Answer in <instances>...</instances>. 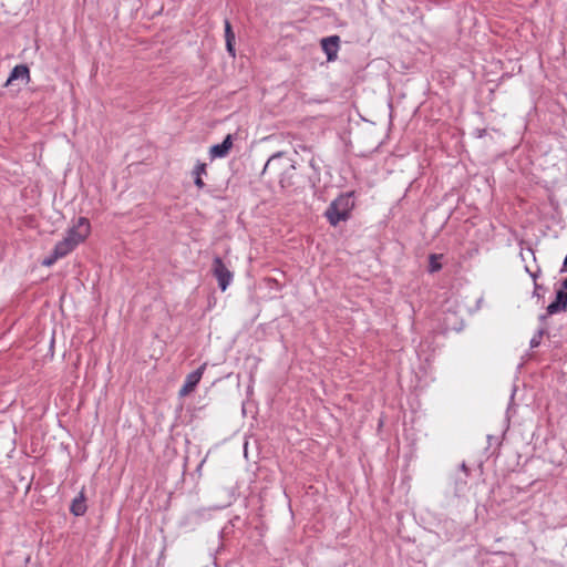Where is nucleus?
<instances>
[{"instance_id": "17", "label": "nucleus", "mask_w": 567, "mask_h": 567, "mask_svg": "<svg viewBox=\"0 0 567 567\" xmlns=\"http://www.w3.org/2000/svg\"><path fill=\"white\" fill-rule=\"evenodd\" d=\"M58 259H60L59 257H55V254L53 252L50 257L45 258L43 261H42V265L43 266H52Z\"/></svg>"}, {"instance_id": "21", "label": "nucleus", "mask_w": 567, "mask_h": 567, "mask_svg": "<svg viewBox=\"0 0 567 567\" xmlns=\"http://www.w3.org/2000/svg\"><path fill=\"white\" fill-rule=\"evenodd\" d=\"M561 289L565 290V293L567 295V278L561 282Z\"/></svg>"}, {"instance_id": "10", "label": "nucleus", "mask_w": 567, "mask_h": 567, "mask_svg": "<svg viewBox=\"0 0 567 567\" xmlns=\"http://www.w3.org/2000/svg\"><path fill=\"white\" fill-rule=\"evenodd\" d=\"M70 511L75 516H82L86 512V504L83 493H81L78 497L72 501L70 506Z\"/></svg>"}, {"instance_id": "14", "label": "nucleus", "mask_w": 567, "mask_h": 567, "mask_svg": "<svg viewBox=\"0 0 567 567\" xmlns=\"http://www.w3.org/2000/svg\"><path fill=\"white\" fill-rule=\"evenodd\" d=\"M225 41H235L236 42V37L233 31L231 24H230L229 20H227V19L225 20Z\"/></svg>"}, {"instance_id": "18", "label": "nucleus", "mask_w": 567, "mask_h": 567, "mask_svg": "<svg viewBox=\"0 0 567 567\" xmlns=\"http://www.w3.org/2000/svg\"><path fill=\"white\" fill-rule=\"evenodd\" d=\"M539 289H542V285L535 282L534 284V295L539 296L538 295Z\"/></svg>"}, {"instance_id": "12", "label": "nucleus", "mask_w": 567, "mask_h": 567, "mask_svg": "<svg viewBox=\"0 0 567 567\" xmlns=\"http://www.w3.org/2000/svg\"><path fill=\"white\" fill-rule=\"evenodd\" d=\"M203 174H206V164L198 163L193 171V175L195 185L200 189L205 187V183L202 178Z\"/></svg>"}, {"instance_id": "2", "label": "nucleus", "mask_w": 567, "mask_h": 567, "mask_svg": "<svg viewBox=\"0 0 567 567\" xmlns=\"http://www.w3.org/2000/svg\"><path fill=\"white\" fill-rule=\"evenodd\" d=\"M353 206L351 194L340 195L329 205L324 215L332 226H337L340 221L349 218Z\"/></svg>"}, {"instance_id": "7", "label": "nucleus", "mask_w": 567, "mask_h": 567, "mask_svg": "<svg viewBox=\"0 0 567 567\" xmlns=\"http://www.w3.org/2000/svg\"><path fill=\"white\" fill-rule=\"evenodd\" d=\"M320 43L323 52L327 54V60L329 62L337 60L340 45V37L330 35L321 39Z\"/></svg>"}, {"instance_id": "5", "label": "nucleus", "mask_w": 567, "mask_h": 567, "mask_svg": "<svg viewBox=\"0 0 567 567\" xmlns=\"http://www.w3.org/2000/svg\"><path fill=\"white\" fill-rule=\"evenodd\" d=\"M206 365V363L202 364L197 370L190 372L186 377L185 383L179 390V396H186L195 390V388L197 386L203 377Z\"/></svg>"}, {"instance_id": "13", "label": "nucleus", "mask_w": 567, "mask_h": 567, "mask_svg": "<svg viewBox=\"0 0 567 567\" xmlns=\"http://www.w3.org/2000/svg\"><path fill=\"white\" fill-rule=\"evenodd\" d=\"M442 257H443V255H437V254H432L429 256V271L431 274L441 270L442 264L440 260L442 259Z\"/></svg>"}, {"instance_id": "16", "label": "nucleus", "mask_w": 567, "mask_h": 567, "mask_svg": "<svg viewBox=\"0 0 567 567\" xmlns=\"http://www.w3.org/2000/svg\"><path fill=\"white\" fill-rule=\"evenodd\" d=\"M543 333H544V331H543V330H539V331H538V334H537V336H535V337H533V339L530 340V347H532V348H536V347H538V346H539V343H540V338H542Z\"/></svg>"}, {"instance_id": "4", "label": "nucleus", "mask_w": 567, "mask_h": 567, "mask_svg": "<svg viewBox=\"0 0 567 567\" xmlns=\"http://www.w3.org/2000/svg\"><path fill=\"white\" fill-rule=\"evenodd\" d=\"M213 274L218 281L219 288L225 291L233 280V272L226 267L220 257L214 258Z\"/></svg>"}, {"instance_id": "15", "label": "nucleus", "mask_w": 567, "mask_h": 567, "mask_svg": "<svg viewBox=\"0 0 567 567\" xmlns=\"http://www.w3.org/2000/svg\"><path fill=\"white\" fill-rule=\"evenodd\" d=\"M226 50L231 58L236 56L235 41H226Z\"/></svg>"}, {"instance_id": "11", "label": "nucleus", "mask_w": 567, "mask_h": 567, "mask_svg": "<svg viewBox=\"0 0 567 567\" xmlns=\"http://www.w3.org/2000/svg\"><path fill=\"white\" fill-rule=\"evenodd\" d=\"M75 247H73L72 244H70L65 238H63L61 241H59L53 252L55 254V257L62 258L66 256L69 252H71Z\"/></svg>"}, {"instance_id": "1", "label": "nucleus", "mask_w": 567, "mask_h": 567, "mask_svg": "<svg viewBox=\"0 0 567 567\" xmlns=\"http://www.w3.org/2000/svg\"><path fill=\"white\" fill-rule=\"evenodd\" d=\"M282 169L279 175V183L281 187H290L295 184L296 166L290 161L284 157L282 152L274 154L265 164L264 174L267 172L277 173Z\"/></svg>"}, {"instance_id": "9", "label": "nucleus", "mask_w": 567, "mask_h": 567, "mask_svg": "<svg viewBox=\"0 0 567 567\" xmlns=\"http://www.w3.org/2000/svg\"><path fill=\"white\" fill-rule=\"evenodd\" d=\"M24 80L25 82H29L30 81V71H29V68L25 65V64H19V65H16L7 82H6V86L10 85L14 80Z\"/></svg>"}, {"instance_id": "19", "label": "nucleus", "mask_w": 567, "mask_h": 567, "mask_svg": "<svg viewBox=\"0 0 567 567\" xmlns=\"http://www.w3.org/2000/svg\"><path fill=\"white\" fill-rule=\"evenodd\" d=\"M529 274H530V276H532V278L534 280V284L537 282V278L539 276V270H537L536 272H529Z\"/></svg>"}, {"instance_id": "8", "label": "nucleus", "mask_w": 567, "mask_h": 567, "mask_svg": "<svg viewBox=\"0 0 567 567\" xmlns=\"http://www.w3.org/2000/svg\"><path fill=\"white\" fill-rule=\"evenodd\" d=\"M233 146V136L228 134L220 144L213 145L209 150L212 158L225 157Z\"/></svg>"}, {"instance_id": "3", "label": "nucleus", "mask_w": 567, "mask_h": 567, "mask_svg": "<svg viewBox=\"0 0 567 567\" xmlns=\"http://www.w3.org/2000/svg\"><path fill=\"white\" fill-rule=\"evenodd\" d=\"M90 223L89 219L85 217H80L78 219V223L68 230L65 235V239L73 245V247H76L79 244L85 240V238L90 234Z\"/></svg>"}, {"instance_id": "6", "label": "nucleus", "mask_w": 567, "mask_h": 567, "mask_svg": "<svg viewBox=\"0 0 567 567\" xmlns=\"http://www.w3.org/2000/svg\"><path fill=\"white\" fill-rule=\"evenodd\" d=\"M567 309V295L561 288L557 290L555 300L547 306L546 315L539 317L540 320H545L547 316H551L558 312L566 311Z\"/></svg>"}, {"instance_id": "20", "label": "nucleus", "mask_w": 567, "mask_h": 567, "mask_svg": "<svg viewBox=\"0 0 567 567\" xmlns=\"http://www.w3.org/2000/svg\"><path fill=\"white\" fill-rule=\"evenodd\" d=\"M460 467H461V470L465 473V475H467V474H468V468H467V466H466V464H465V463H462Z\"/></svg>"}]
</instances>
